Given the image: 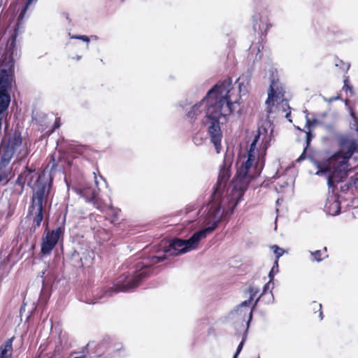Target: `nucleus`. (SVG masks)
<instances>
[{"label":"nucleus","mask_w":358,"mask_h":358,"mask_svg":"<svg viewBox=\"0 0 358 358\" xmlns=\"http://www.w3.org/2000/svg\"><path fill=\"white\" fill-rule=\"evenodd\" d=\"M69 36H70L71 38H74V39H79L80 40V35H71L70 33L69 34Z\"/></svg>","instance_id":"f704fd0d"},{"label":"nucleus","mask_w":358,"mask_h":358,"mask_svg":"<svg viewBox=\"0 0 358 358\" xmlns=\"http://www.w3.org/2000/svg\"><path fill=\"white\" fill-rule=\"evenodd\" d=\"M52 165H51V168H50L51 171L52 169H55L56 167L59 166V164L55 162V158L53 157H52Z\"/></svg>","instance_id":"473e14b6"},{"label":"nucleus","mask_w":358,"mask_h":358,"mask_svg":"<svg viewBox=\"0 0 358 358\" xmlns=\"http://www.w3.org/2000/svg\"><path fill=\"white\" fill-rule=\"evenodd\" d=\"M38 0H27L26 3H25V6L23 8V9L22 10L19 17H18V22H17V26H19V24L21 23V22L22 21L24 17V15L26 13V12L27 11V10L29 9V6L32 4H34L37 2Z\"/></svg>","instance_id":"412c9836"},{"label":"nucleus","mask_w":358,"mask_h":358,"mask_svg":"<svg viewBox=\"0 0 358 358\" xmlns=\"http://www.w3.org/2000/svg\"><path fill=\"white\" fill-rule=\"evenodd\" d=\"M192 141L196 145H199L202 143V138L195 136L193 137Z\"/></svg>","instance_id":"c756f323"},{"label":"nucleus","mask_w":358,"mask_h":358,"mask_svg":"<svg viewBox=\"0 0 358 358\" xmlns=\"http://www.w3.org/2000/svg\"><path fill=\"white\" fill-rule=\"evenodd\" d=\"M52 179L39 176L32 186L33 194L28 214L33 215L35 227H38L43 219V204L46 203L50 192Z\"/></svg>","instance_id":"20e7f679"},{"label":"nucleus","mask_w":358,"mask_h":358,"mask_svg":"<svg viewBox=\"0 0 358 358\" xmlns=\"http://www.w3.org/2000/svg\"><path fill=\"white\" fill-rule=\"evenodd\" d=\"M15 36L11 38L10 45H9L8 52H10V56H12V57L14 55L13 49L15 48Z\"/></svg>","instance_id":"393cba45"},{"label":"nucleus","mask_w":358,"mask_h":358,"mask_svg":"<svg viewBox=\"0 0 358 358\" xmlns=\"http://www.w3.org/2000/svg\"><path fill=\"white\" fill-rule=\"evenodd\" d=\"M59 126H60V124H59V120H56L55 122V124H54V128L55 129L59 128Z\"/></svg>","instance_id":"c9c22d12"},{"label":"nucleus","mask_w":358,"mask_h":358,"mask_svg":"<svg viewBox=\"0 0 358 358\" xmlns=\"http://www.w3.org/2000/svg\"><path fill=\"white\" fill-rule=\"evenodd\" d=\"M13 338L8 339L0 346V358H11Z\"/></svg>","instance_id":"dca6fc26"},{"label":"nucleus","mask_w":358,"mask_h":358,"mask_svg":"<svg viewBox=\"0 0 358 358\" xmlns=\"http://www.w3.org/2000/svg\"><path fill=\"white\" fill-rule=\"evenodd\" d=\"M13 62L10 60L8 69H0V93L8 94L13 80Z\"/></svg>","instance_id":"9d476101"},{"label":"nucleus","mask_w":358,"mask_h":358,"mask_svg":"<svg viewBox=\"0 0 358 358\" xmlns=\"http://www.w3.org/2000/svg\"><path fill=\"white\" fill-rule=\"evenodd\" d=\"M338 99V96H337V97H331V98H330V99H327L324 98V101H327V102L330 103V102H331L332 101H334V100H336V99Z\"/></svg>","instance_id":"72a5a7b5"},{"label":"nucleus","mask_w":358,"mask_h":358,"mask_svg":"<svg viewBox=\"0 0 358 358\" xmlns=\"http://www.w3.org/2000/svg\"><path fill=\"white\" fill-rule=\"evenodd\" d=\"M13 165L0 162V186L6 185L13 176Z\"/></svg>","instance_id":"2eb2a0df"},{"label":"nucleus","mask_w":358,"mask_h":358,"mask_svg":"<svg viewBox=\"0 0 358 358\" xmlns=\"http://www.w3.org/2000/svg\"><path fill=\"white\" fill-rule=\"evenodd\" d=\"M249 292L250 293V296L248 300H253L254 296L256 295V294L258 292V289L254 286H251L249 288Z\"/></svg>","instance_id":"cd10ccee"},{"label":"nucleus","mask_w":358,"mask_h":358,"mask_svg":"<svg viewBox=\"0 0 358 358\" xmlns=\"http://www.w3.org/2000/svg\"><path fill=\"white\" fill-rule=\"evenodd\" d=\"M33 172L29 170H25L17 178L16 183L19 185H24L27 180H31L33 176Z\"/></svg>","instance_id":"a211bd4d"},{"label":"nucleus","mask_w":358,"mask_h":358,"mask_svg":"<svg viewBox=\"0 0 358 358\" xmlns=\"http://www.w3.org/2000/svg\"><path fill=\"white\" fill-rule=\"evenodd\" d=\"M10 102L9 94L0 93V134H1V120L5 110L8 108Z\"/></svg>","instance_id":"f3484780"},{"label":"nucleus","mask_w":358,"mask_h":358,"mask_svg":"<svg viewBox=\"0 0 358 358\" xmlns=\"http://www.w3.org/2000/svg\"><path fill=\"white\" fill-rule=\"evenodd\" d=\"M64 231V228L63 227H58L46 234L41 244V252L43 255H49L51 252L59 238L63 236Z\"/></svg>","instance_id":"6e6552de"},{"label":"nucleus","mask_w":358,"mask_h":358,"mask_svg":"<svg viewBox=\"0 0 358 358\" xmlns=\"http://www.w3.org/2000/svg\"><path fill=\"white\" fill-rule=\"evenodd\" d=\"M231 80H224L210 89L205 97L186 110L187 121L193 124L201 119L216 152L222 149V132L220 124H224L233 112L231 106L237 101V95L230 87Z\"/></svg>","instance_id":"f03ea898"},{"label":"nucleus","mask_w":358,"mask_h":358,"mask_svg":"<svg viewBox=\"0 0 358 358\" xmlns=\"http://www.w3.org/2000/svg\"><path fill=\"white\" fill-rule=\"evenodd\" d=\"M305 113H306V127L308 129V131H306V142H307V144H309V143L311 140V138H312V134H311V131H310L311 127H315V125H325L327 129H331L332 127L331 126V124H327V123H326V122H324L323 120H320L318 118H313V119L310 120L308 117V113L307 110H306Z\"/></svg>","instance_id":"f8f14e48"},{"label":"nucleus","mask_w":358,"mask_h":358,"mask_svg":"<svg viewBox=\"0 0 358 358\" xmlns=\"http://www.w3.org/2000/svg\"><path fill=\"white\" fill-rule=\"evenodd\" d=\"M278 260L275 261L274 264H273L271 270L269 272L268 277H269L270 281L267 284L265 285V286L264 287L263 292L261 294V296L266 294V289L268 287V285H269L270 282L273 279L274 274L275 273L278 272Z\"/></svg>","instance_id":"6ab92c4d"},{"label":"nucleus","mask_w":358,"mask_h":358,"mask_svg":"<svg viewBox=\"0 0 358 358\" xmlns=\"http://www.w3.org/2000/svg\"><path fill=\"white\" fill-rule=\"evenodd\" d=\"M303 159V155H302L301 157H299L298 158L297 161H298V162H300V161H301V160H302Z\"/></svg>","instance_id":"4c0bfd02"},{"label":"nucleus","mask_w":358,"mask_h":358,"mask_svg":"<svg viewBox=\"0 0 358 358\" xmlns=\"http://www.w3.org/2000/svg\"><path fill=\"white\" fill-rule=\"evenodd\" d=\"M76 60H80L81 59V56H76V57L75 58Z\"/></svg>","instance_id":"58836bf2"},{"label":"nucleus","mask_w":358,"mask_h":358,"mask_svg":"<svg viewBox=\"0 0 358 358\" xmlns=\"http://www.w3.org/2000/svg\"><path fill=\"white\" fill-rule=\"evenodd\" d=\"M271 249L273 250V252L275 255V260L278 261L279 258L283 255L284 250L276 245H273L271 247Z\"/></svg>","instance_id":"4be33fe9"},{"label":"nucleus","mask_w":358,"mask_h":358,"mask_svg":"<svg viewBox=\"0 0 358 358\" xmlns=\"http://www.w3.org/2000/svg\"><path fill=\"white\" fill-rule=\"evenodd\" d=\"M27 154L20 135L14 134L2 140L0 145V162L13 165L12 159H20Z\"/></svg>","instance_id":"0eeeda50"},{"label":"nucleus","mask_w":358,"mask_h":358,"mask_svg":"<svg viewBox=\"0 0 358 358\" xmlns=\"http://www.w3.org/2000/svg\"><path fill=\"white\" fill-rule=\"evenodd\" d=\"M268 78L270 80V86L268 90V97L265 101L266 110L268 115L275 112V109L282 106H287V103H283L285 93L283 84L279 80L277 69L273 66H270L268 69Z\"/></svg>","instance_id":"423d86ee"},{"label":"nucleus","mask_w":358,"mask_h":358,"mask_svg":"<svg viewBox=\"0 0 358 358\" xmlns=\"http://www.w3.org/2000/svg\"><path fill=\"white\" fill-rule=\"evenodd\" d=\"M233 358H234V357H233Z\"/></svg>","instance_id":"79ce46f5"},{"label":"nucleus","mask_w":358,"mask_h":358,"mask_svg":"<svg viewBox=\"0 0 358 358\" xmlns=\"http://www.w3.org/2000/svg\"><path fill=\"white\" fill-rule=\"evenodd\" d=\"M326 252V248H324L322 250H316L314 252L310 251V254L314 257V260L317 261V262H321L323 259L327 257Z\"/></svg>","instance_id":"aec40b11"},{"label":"nucleus","mask_w":358,"mask_h":358,"mask_svg":"<svg viewBox=\"0 0 358 358\" xmlns=\"http://www.w3.org/2000/svg\"><path fill=\"white\" fill-rule=\"evenodd\" d=\"M257 51H258V52H257V55H256L255 59H261V57H262V55H259V52H260L259 46V47H258V48H257Z\"/></svg>","instance_id":"e433bc0d"},{"label":"nucleus","mask_w":358,"mask_h":358,"mask_svg":"<svg viewBox=\"0 0 358 358\" xmlns=\"http://www.w3.org/2000/svg\"><path fill=\"white\" fill-rule=\"evenodd\" d=\"M289 115H290V112H289V113H286V115H285V116H286V117L287 118V117L289 116Z\"/></svg>","instance_id":"a19ab883"},{"label":"nucleus","mask_w":358,"mask_h":358,"mask_svg":"<svg viewBox=\"0 0 358 358\" xmlns=\"http://www.w3.org/2000/svg\"><path fill=\"white\" fill-rule=\"evenodd\" d=\"M80 40L87 43V48H88V43H90V38L87 36L80 35Z\"/></svg>","instance_id":"7c9ffc66"},{"label":"nucleus","mask_w":358,"mask_h":358,"mask_svg":"<svg viewBox=\"0 0 358 358\" xmlns=\"http://www.w3.org/2000/svg\"><path fill=\"white\" fill-rule=\"evenodd\" d=\"M327 115H328V113H327V112L322 113H321V114L319 115L318 119H319L320 120H323L324 122H325V120H324V117H325L326 116H327Z\"/></svg>","instance_id":"2f4dec72"},{"label":"nucleus","mask_w":358,"mask_h":358,"mask_svg":"<svg viewBox=\"0 0 358 358\" xmlns=\"http://www.w3.org/2000/svg\"><path fill=\"white\" fill-rule=\"evenodd\" d=\"M313 309L314 310H318L319 311V317L322 320L323 319V313L322 311V304L321 303H317L316 302H313L312 303Z\"/></svg>","instance_id":"5701e85b"},{"label":"nucleus","mask_w":358,"mask_h":358,"mask_svg":"<svg viewBox=\"0 0 358 358\" xmlns=\"http://www.w3.org/2000/svg\"><path fill=\"white\" fill-rule=\"evenodd\" d=\"M150 266L143 264H139L136 266V269L131 276H127L124 278H120L115 288L108 287L106 288L103 291V294L97 295L96 299L88 303H96L101 300L104 297L111 296L113 293H117L120 292H131L134 288L137 287L140 282L144 278H147L150 274Z\"/></svg>","instance_id":"39448f33"},{"label":"nucleus","mask_w":358,"mask_h":358,"mask_svg":"<svg viewBox=\"0 0 358 358\" xmlns=\"http://www.w3.org/2000/svg\"><path fill=\"white\" fill-rule=\"evenodd\" d=\"M335 65L338 67H340L343 71H348L350 68V65L348 64H345L341 60L336 61Z\"/></svg>","instance_id":"b1692460"},{"label":"nucleus","mask_w":358,"mask_h":358,"mask_svg":"<svg viewBox=\"0 0 358 358\" xmlns=\"http://www.w3.org/2000/svg\"><path fill=\"white\" fill-rule=\"evenodd\" d=\"M357 150V145L354 141H348L343 143L339 151L335 152L329 159L322 162H314L317 171L315 175L327 180L329 188L342 182L351 170L348 160Z\"/></svg>","instance_id":"7ed1b4c3"},{"label":"nucleus","mask_w":358,"mask_h":358,"mask_svg":"<svg viewBox=\"0 0 358 358\" xmlns=\"http://www.w3.org/2000/svg\"><path fill=\"white\" fill-rule=\"evenodd\" d=\"M110 211H111V213L114 216V219L112 220V222H115L116 220H117L119 218V215H120V210L118 209V208H115L113 207H110Z\"/></svg>","instance_id":"a878e982"},{"label":"nucleus","mask_w":358,"mask_h":358,"mask_svg":"<svg viewBox=\"0 0 358 358\" xmlns=\"http://www.w3.org/2000/svg\"><path fill=\"white\" fill-rule=\"evenodd\" d=\"M262 129L265 131V129H259V134L255 136L250 145L247 159L241 162L232 185H229L228 180L231 176L232 158L225 155L217 182L213 187L210 201L203 213V223L206 227L194 233L187 240L180 238L171 240L164 250V255L152 257L151 264L162 262L168 256H178L195 250L199 243L206 238L220 222L232 214L250 182L260 175L264 166L266 148L260 152L256 147L262 135Z\"/></svg>","instance_id":"f257e3e1"},{"label":"nucleus","mask_w":358,"mask_h":358,"mask_svg":"<svg viewBox=\"0 0 358 358\" xmlns=\"http://www.w3.org/2000/svg\"><path fill=\"white\" fill-rule=\"evenodd\" d=\"M227 80H232L230 78H228ZM236 83L238 85V93L237 90L232 86V83H231L230 87L233 89L235 92V94L234 95V97H236V95H237V101L232 104L231 108L233 109V111L235 110V105L238 103V98L241 95H245L248 92V80L245 77H240L236 80Z\"/></svg>","instance_id":"ddd939ff"},{"label":"nucleus","mask_w":358,"mask_h":358,"mask_svg":"<svg viewBox=\"0 0 358 358\" xmlns=\"http://www.w3.org/2000/svg\"><path fill=\"white\" fill-rule=\"evenodd\" d=\"M245 341V338H243V339H242L241 342L239 343V345H238V348L236 349V352L234 354L233 357H234V358H237L238 357V355L240 354V352H241V350L243 349Z\"/></svg>","instance_id":"bb28decb"},{"label":"nucleus","mask_w":358,"mask_h":358,"mask_svg":"<svg viewBox=\"0 0 358 358\" xmlns=\"http://www.w3.org/2000/svg\"><path fill=\"white\" fill-rule=\"evenodd\" d=\"M188 105L189 102L187 100H182L178 103V106L181 108L182 110H185Z\"/></svg>","instance_id":"c85d7f7f"},{"label":"nucleus","mask_w":358,"mask_h":358,"mask_svg":"<svg viewBox=\"0 0 358 358\" xmlns=\"http://www.w3.org/2000/svg\"><path fill=\"white\" fill-rule=\"evenodd\" d=\"M255 31L264 34L271 27L269 23L268 11L265 9L257 11L252 17Z\"/></svg>","instance_id":"1a4fd4ad"},{"label":"nucleus","mask_w":358,"mask_h":358,"mask_svg":"<svg viewBox=\"0 0 358 358\" xmlns=\"http://www.w3.org/2000/svg\"><path fill=\"white\" fill-rule=\"evenodd\" d=\"M250 300H246L242 302L232 313L233 317H236L238 319L246 322L247 328L252 317V311L250 308Z\"/></svg>","instance_id":"9b49d317"},{"label":"nucleus","mask_w":358,"mask_h":358,"mask_svg":"<svg viewBox=\"0 0 358 358\" xmlns=\"http://www.w3.org/2000/svg\"><path fill=\"white\" fill-rule=\"evenodd\" d=\"M324 210L330 215H338L341 210L338 199L334 195L329 196L324 206Z\"/></svg>","instance_id":"4468645a"},{"label":"nucleus","mask_w":358,"mask_h":358,"mask_svg":"<svg viewBox=\"0 0 358 358\" xmlns=\"http://www.w3.org/2000/svg\"><path fill=\"white\" fill-rule=\"evenodd\" d=\"M347 81H348L347 80H345V87H347L348 88L351 90V87L347 86V84H346Z\"/></svg>","instance_id":"ea45409f"}]
</instances>
